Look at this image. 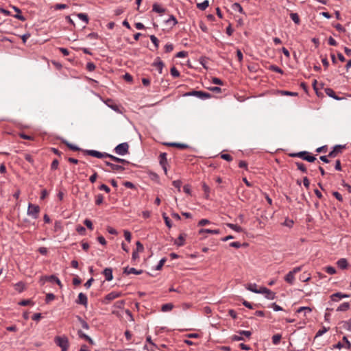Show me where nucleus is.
<instances>
[{
  "label": "nucleus",
  "mask_w": 351,
  "mask_h": 351,
  "mask_svg": "<svg viewBox=\"0 0 351 351\" xmlns=\"http://www.w3.org/2000/svg\"><path fill=\"white\" fill-rule=\"evenodd\" d=\"M122 295L121 292L112 291L105 296L104 302L109 303L110 301L121 297Z\"/></svg>",
  "instance_id": "obj_5"
},
{
  "label": "nucleus",
  "mask_w": 351,
  "mask_h": 351,
  "mask_svg": "<svg viewBox=\"0 0 351 351\" xmlns=\"http://www.w3.org/2000/svg\"><path fill=\"white\" fill-rule=\"evenodd\" d=\"M173 305L171 303L165 304L162 306L161 310L163 312H167L172 310Z\"/></svg>",
  "instance_id": "obj_40"
},
{
  "label": "nucleus",
  "mask_w": 351,
  "mask_h": 351,
  "mask_svg": "<svg viewBox=\"0 0 351 351\" xmlns=\"http://www.w3.org/2000/svg\"><path fill=\"white\" fill-rule=\"evenodd\" d=\"M265 297L269 300H274L276 298V293L269 289V292L267 293Z\"/></svg>",
  "instance_id": "obj_53"
},
{
  "label": "nucleus",
  "mask_w": 351,
  "mask_h": 351,
  "mask_svg": "<svg viewBox=\"0 0 351 351\" xmlns=\"http://www.w3.org/2000/svg\"><path fill=\"white\" fill-rule=\"evenodd\" d=\"M76 318L78 320V322L80 323V324L83 328H84L86 330L89 329L88 324L84 319H83L80 315H77Z\"/></svg>",
  "instance_id": "obj_23"
},
{
  "label": "nucleus",
  "mask_w": 351,
  "mask_h": 351,
  "mask_svg": "<svg viewBox=\"0 0 351 351\" xmlns=\"http://www.w3.org/2000/svg\"><path fill=\"white\" fill-rule=\"evenodd\" d=\"M290 17L291 19L293 20V21L297 24V25H299L300 23V17L298 16V14L297 13H291L290 14Z\"/></svg>",
  "instance_id": "obj_39"
},
{
  "label": "nucleus",
  "mask_w": 351,
  "mask_h": 351,
  "mask_svg": "<svg viewBox=\"0 0 351 351\" xmlns=\"http://www.w3.org/2000/svg\"><path fill=\"white\" fill-rule=\"evenodd\" d=\"M105 164L110 167L111 170L114 171H123L125 170V168L123 166L115 165L108 161H105Z\"/></svg>",
  "instance_id": "obj_9"
},
{
  "label": "nucleus",
  "mask_w": 351,
  "mask_h": 351,
  "mask_svg": "<svg viewBox=\"0 0 351 351\" xmlns=\"http://www.w3.org/2000/svg\"><path fill=\"white\" fill-rule=\"evenodd\" d=\"M45 278L47 280H49L51 282H56L59 286H62V283L60 282V280H59L58 278H57L56 276L54 275H51V276H46Z\"/></svg>",
  "instance_id": "obj_27"
},
{
  "label": "nucleus",
  "mask_w": 351,
  "mask_h": 351,
  "mask_svg": "<svg viewBox=\"0 0 351 351\" xmlns=\"http://www.w3.org/2000/svg\"><path fill=\"white\" fill-rule=\"evenodd\" d=\"M162 217H163V219H164L166 226H168L169 228H171V222L170 219L165 214H163Z\"/></svg>",
  "instance_id": "obj_58"
},
{
  "label": "nucleus",
  "mask_w": 351,
  "mask_h": 351,
  "mask_svg": "<svg viewBox=\"0 0 351 351\" xmlns=\"http://www.w3.org/2000/svg\"><path fill=\"white\" fill-rule=\"evenodd\" d=\"M221 158L225 160H227V161H232V157L231 156V155L228 154H221Z\"/></svg>",
  "instance_id": "obj_55"
},
{
  "label": "nucleus",
  "mask_w": 351,
  "mask_h": 351,
  "mask_svg": "<svg viewBox=\"0 0 351 351\" xmlns=\"http://www.w3.org/2000/svg\"><path fill=\"white\" fill-rule=\"evenodd\" d=\"M202 189L204 192V195L206 199L209 198L210 187L206 184H202Z\"/></svg>",
  "instance_id": "obj_38"
},
{
  "label": "nucleus",
  "mask_w": 351,
  "mask_h": 351,
  "mask_svg": "<svg viewBox=\"0 0 351 351\" xmlns=\"http://www.w3.org/2000/svg\"><path fill=\"white\" fill-rule=\"evenodd\" d=\"M186 234L184 233H181L178 238L175 240L174 241V244L178 245V246H182L184 245V241H185V237H186Z\"/></svg>",
  "instance_id": "obj_14"
},
{
  "label": "nucleus",
  "mask_w": 351,
  "mask_h": 351,
  "mask_svg": "<svg viewBox=\"0 0 351 351\" xmlns=\"http://www.w3.org/2000/svg\"><path fill=\"white\" fill-rule=\"evenodd\" d=\"M200 95H201V90H192L190 92H187L184 94V96L189 97V96H195L200 99Z\"/></svg>",
  "instance_id": "obj_26"
},
{
  "label": "nucleus",
  "mask_w": 351,
  "mask_h": 351,
  "mask_svg": "<svg viewBox=\"0 0 351 351\" xmlns=\"http://www.w3.org/2000/svg\"><path fill=\"white\" fill-rule=\"evenodd\" d=\"M281 338H282L281 335H280V334H276V335H274L272 337V343H273L274 345H278V344L280 343Z\"/></svg>",
  "instance_id": "obj_41"
},
{
  "label": "nucleus",
  "mask_w": 351,
  "mask_h": 351,
  "mask_svg": "<svg viewBox=\"0 0 351 351\" xmlns=\"http://www.w3.org/2000/svg\"><path fill=\"white\" fill-rule=\"evenodd\" d=\"M84 152L88 156H91L97 158H108V156H109V154L106 152L102 153L97 150H85Z\"/></svg>",
  "instance_id": "obj_4"
},
{
  "label": "nucleus",
  "mask_w": 351,
  "mask_h": 351,
  "mask_svg": "<svg viewBox=\"0 0 351 351\" xmlns=\"http://www.w3.org/2000/svg\"><path fill=\"white\" fill-rule=\"evenodd\" d=\"M350 308V304L348 302H343L337 308V311H346Z\"/></svg>",
  "instance_id": "obj_31"
},
{
  "label": "nucleus",
  "mask_w": 351,
  "mask_h": 351,
  "mask_svg": "<svg viewBox=\"0 0 351 351\" xmlns=\"http://www.w3.org/2000/svg\"><path fill=\"white\" fill-rule=\"evenodd\" d=\"M123 273L126 274L128 275V274H131L138 275V274H141L143 273V270H141H141H136L134 267H126L124 268Z\"/></svg>",
  "instance_id": "obj_11"
},
{
  "label": "nucleus",
  "mask_w": 351,
  "mask_h": 351,
  "mask_svg": "<svg viewBox=\"0 0 351 351\" xmlns=\"http://www.w3.org/2000/svg\"><path fill=\"white\" fill-rule=\"evenodd\" d=\"M103 200H104L103 195L101 194H99L96 196L95 204L97 205H100L101 204H102Z\"/></svg>",
  "instance_id": "obj_52"
},
{
  "label": "nucleus",
  "mask_w": 351,
  "mask_h": 351,
  "mask_svg": "<svg viewBox=\"0 0 351 351\" xmlns=\"http://www.w3.org/2000/svg\"><path fill=\"white\" fill-rule=\"evenodd\" d=\"M152 66L158 69L159 73H162V69L164 67V63L159 57L156 58L155 61L153 62Z\"/></svg>",
  "instance_id": "obj_8"
},
{
  "label": "nucleus",
  "mask_w": 351,
  "mask_h": 351,
  "mask_svg": "<svg viewBox=\"0 0 351 351\" xmlns=\"http://www.w3.org/2000/svg\"><path fill=\"white\" fill-rule=\"evenodd\" d=\"M325 271L330 275H333L337 272L336 269L332 266H328L325 267Z\"/></svg>",
  "instance_id": "obj_43"
},
{
  "label": "nucleus",
  "mask_w": 351,
  "mask_h": 351,
  "mask_svg": "<svg viewBox=\"0 0 351 351\" xmlns=\"http://www.w3.org/2000/svg\"><path fill=\"white\" fill-rule=\"evenodd\" d=\"M160 165H164L167 164V154L161 153L159 156Z\"/></svg>",
  "instance_id": "obj_32"
},
{
  "label": "nucleus",
  "mask_w": 351,
  "mask_h": 351,
  "mask_svg": "<svg viewBox=\"0 0 351 351\" xmlns=\"http://www.w3.org/2000/svg\"><path fill=\"white\" fill-rule=\"evenodd\" d=\"M76 231L80 234H84L86 232V228L82 226H78L76 228Z\"/></svg>",
  "instance_id": "obj_64"
},
{
  "label": "nucleus",
  "mask_w": 351,
  "mask_h": 351,
  "mask_svg": "<svg viewBox=\"0 0 351 351\" xmlns=\"http://www.w3.org/2000/svg\"><path fill=\"white\" fill-rule=\"evenodd\" d=\"M170 72H171V75L173 77H178L180 76V72L178 71V69L175 66H173L171 69Z\"/></svg>",
  "instance_id": "obj_45"
},
{
  "label": "nucleus",
  "mask_w": 351,
  "mask_h": 351,
  "mask_svg": "<svg viewBox=\"0 0 351 351\" xmlns=\"http://www.w3.org/2000/svg\"><path fill=\"white\" fill-rule=\"evenodd\" d=\"M210 97H211V95L210 93L201 90V95H200L201 99H209Z\"/></svg>",
  "instance_id": "obj_56"
},
{
  "label": "nucleus",
  "mask_w": 351,
  "mask_h": 351,
  "mask_svg": "<svg viewBox=\"0 0 351 351\" xmlns=\"http://www.w3.org/2000/svg\"><path fill=\"white\" fill-rule=\"evenodd\" d=\"M232 9L235 12H239L240 13L243 12V10L241 5L239 3H234L232 5Z\"/></svg>",
  "instance_id": "obj_37"
},
{
  "label": "nucleus",
  "mask_w": 351,
  "mask_h": 351,
  "mask_svg": "<svg viewBox=\"0 0 351 351\" xmlns=\"http://www.w3.org/2000/svg\"><path fill=\"white\" fill-rule=\"evenodd\" d=\"M173 49V45L171 43H169V44H167L165 46V53H169L171 51H172Z\"/></svg>",
  "instance_id": "obj_59"
},
{
  "label": "nucleus",
  "mask_w": 351,
  "mask_h": 351,
  "mask_svg": "<svg viewBox=\"0 0 351 351\" xmlns=\"http://www.w3.org/2000/svg\"><path fill=\"white\" fill-rule=\"evenodd\" d=\"M325 93H326V94L328 96H329L330 97H332V98H333V99H335L336 100H341V99H342V98L339 97L336 95L335 92L332 88H326L325 89Z\"/></svg>",
  "instance_id": "obj_15"
},
{
  "label": "nucleus",
  "mask_w": 351,
  "mask_h": 351,
  "mask_svg": "<svg viewBox=\"0 0 351 351\" xmlns=\"http://www.w3.org/2000/svg\"><path fill=\"white\" fill-rule=\"evenodd\" d=\"M172 184L173 185L174 187L178 189L179 192L180 191V188L182 186L181 180H174V181H173Z\"/></svg>",
  "instance_id": "obj_47"
},
{
  "label": "nucleus",
  "mask_w": 351,
  "mask_h": 351,
  "mask_svg": "<svg viewBox=\"0 0 351 351\" xmlns=\"http://www.w3.org/2000/svg\"><path fill=\"white\" fill-rule=\"evenodd\" d=\"M303 160H306L309 162H313L316 160V158L313 156H310L307 154L305 155L304 157H303Z\"/></svg>",
  "instance_id": "obj_48"
},
{
  "label": "nucleus",
  "mask_w": 351,
  "mask_h": 351,
  "mask_svg": "<svg viewBox=\"0 0 351 351\" xmlns=\"http://www.w3.org/2000/svg\"><path fill=\"white\" fill-rule=\"evenodd\" d=\"M340 324H342L344 329L351 332V319L348 321H342Z\"/></svg>",
  "instance_id": "obj_28"
},
{
  "label": "nucleus",
  "mask_w": 351,
  "mask_h": 351,
  "mask_svg": "<svg viewBox=\"0 0 351 351\" xmlns=\"http://www.w3.org/2000/svg\"><path fill=\"white\" fill-rule=\"evenodd\" d=\"M167 23H172V25L174 26L178 23V21L173 15H171L169 19L166 21Z\"/></svg>",
  "instance_id": "obj_46"
},
{
  "label": "nucleus",
  "mask_w": 351,
  "mask_h": 351,
  "mask_svg": "<svg viewBox=\"0 0 351 351\" xmlns=\"http://www.w3.org/2000/svg\"><path fill=\"white\" fill-rule=\"evenodd\" d=\"M108 158H110L112 161L116 162L122 163L123 165H128V164H130L129 161H128V160H126L125 159H122V158L116 157V156H112L111 154H109V156H108Z\"/></svg>",
  "instance_id": "obj_17"
},
{
  "label": "nucleus",
  "mask_w": 351,
  "mask_h": 351,
  "mask_svg": "<svg viewBox=\"0 0 351 351\" xmlns=\"http://www.w3.org/2000/svg\"><path fill=\"white\" fill-rule=\"evenodd\" d=\"M312 311V308L308 307V306H302V307H300L297 311H296V313H304V316L306 315V314L307 313H311Z\"/></svg>",
  "instance_id": "obj_30"
},
{
  "label": "nucleus",
  "mask_w": 351,
  "mask_h": 351,
  "mask_svg": "<svg viewBox=\"0 0 351 351\" xmlns=\"http://www.w3.org/2000/svg\"><path fill=\"white\" fill-rule=\"evenodd\" d=\"M165 145L169 146V147H176L182 149H186L189 147V145L184 143H165Z\"/></svg>",
  "instance_id": "obj_16"
},
{
  "label": "nucleus",
  "mask_w": 351,
  "mask_h": 351,
  "mask_svg": "<svg viewBox=\"0 0 351 351\" xmlns=\"http://www.w3.org/2000/svg\"><path fill=\"white\" fill-rule=\"evenodd\" d=\"M238 332L241 336L245 335L247 338L250 337V336L252 335V332L249 330H239Z\"/></svg>",
  "instance_id": "obj_62"
},
{
  "label": "nucleus",
  "mask_w": 351,
  "mask_h": 351,
  "mask_svg": "<svg viewBox=\"0 0 351 351\" xmlns=\"http://www.w3.org/2000/svg\"><path fill=\"white\" fill-rule=\"evenodd\" d=\"M309 153L306 151H302L298 153H291L289 154V156L292 158L298 157L303 159V157H304L305 155L308 154Z\"/></svg>",
  "instance_id": "obj_21"
},
{
  "label": "nucleus",
  "mask_w": 351,
  "mask_h": 351,
  "mask_svg": "<svg viewBox=\"0 0 351 351\" xmlns=\"http://www.w3.org/2000/svg\"><path fill=\"white\" fill-rule=\"evenodd\" d=\"M295 164L297 166L298 169L300 170L303 173H307V169L304 164L300 162H295Z\"/></svg>",
  "instance_id": "obj_34"
},
{
  "label": "nucleus",
  "mask_w": 351,
  "mask_h": 351,
  "mask_svg": "<svg viewBox=\"0 0 351 351\" xmlns=\"http://www.w3.org/2000/svg\"><path fill=\"white\" fill-rule=\"evenodd\" d=\"M95 64L92 62L86 64V69L89 71H93L95 69Z\"/></svg>",
  "instance_id": "obj_51"
},
{
  "label": "nucleus",
  "mask_w": 351,
  "mask_h": 351,
  "mask_svg": "<svg viewBox=\"0 0 351 351\" xmlns=\"http://www.w3.org/2000/svg\"><path fill=\"white\" fill-rule=\"evenodd\" d=\"M152 10L155 12L162 14L165 12V9L162 8L158 5L157 3H155L153 4V8Z\"/></svg>",
  "instance_id": "obj_22"
},
{
  "label": "nucleus",
  "mask_w": 351,
  "mask_h": 351,
  "mask_svg": "<svg viewBox=\"0 0 351 351\" xmlns=\"http://www.w3.org/2000/svg\"><path fill=\"white\" fill-rule=\"evenodd\" d=\"M167 259L165 258H162L158 263V264L157 265V266L156 267V269L157 270H160L162 267L164 265L165 263L166 262Z\"/></svg>",
  "instance_id": "obj_60"
},
{
  "label": "nucleus",
  "mask_w": 351,
  "mask_h": 351,
  "mask_svg": "<svg viewBox=\"0 0 351 351\" xmlns=\"http://www.w3.org/2000/svg\"><path fill=\"white\" fill-rule=\"evenodd\" d=\"M55 299V295L51 293H47L45 301L47 303Z\"/></svg>",
  "instance_id": "obj_50"
},
{
  "label": "nucleus",
  "mask_w": 351,
  "mask_h": 351,
  "mask_svg": "<svg viewBox=\"0 0 351 351\" xmlns=\"http://www.w3.org/2000/svg\"><path fill=\"white\" fill-rule=\"evenodd\" d=\"M136 250H135L136 252H142L144 250V247L140 241H137L136 243Z\"/></svg>",
  "instance_id": "obj_54"
},
{
  "label": "nucleus",
  "mask_w": 351,
  "mask_h": 351,
  "mask_svg": "<svg viewBox=\"0 0 351 351\" xmlns=\"http://www.w3.org/2000/svg\"><path fill=\"white\" fill-rule=\"evenodd\" d=\"M269 70L280 73V74H283V73H284L282 69H280L279 66H278L275 64L270 65L269 66Z\"/></svg>",
  "instance_id": "obj_35"
},
{
  "label": "nucleus",
  "mask_w": 351,
  "mask_h": 351,
  "mask_svg": "<svg viewBox=\"0 0 351 351\" xmlns=\"http://www.w3.org/2000/svg\"><path fill=\"white\" fill-rule=\"evenodd\" d=\"M124 237L127 241L130 242L132 239V235L130 232L128 230H124Z\"/></svg>",
  "instance_id": "obj_63"
},
{
  "label": "nucleus",
  "mask_w": 351,
  "mask_h": 351,
  "mask_svg": "<svg viewBox=\"0 0 351 351\" xmlns=\"http://www.w3.org/2000/svg\"><path fill=\"white\" fill-rule=\"evenodd\" d=\"M77 334L81 339H83L87 341L90 344H93V339L89 336H88L87 335L84 333L82 330H79L77 332Z\"/></svg>",
  "instance_id": "obj_19"
},
{
  "label": "nucleus",
  "mask_w": 351,
  "mask_h": 351,
  "mask_svg": "<svg viewBox=\"0 0 351 351\" xmlns=\"http://www.w3.org/2000/svg\"><path fill=\"white\" fill-rule=\"evenodd\" d=\"M209 5V1L208 0L204 1L202 3L197 4V8L200 10H205Z\"/></svg>",
  "instance_id": "obj_29"
},
{
  "label": "nucleus",
  "mask_w": 351,
  "mask_h": 351,
  "mask_svg": "<svg viewBox=\"0 0 351 351\" xmlns=\"http://www.w3.org/2000/svg\"><path fill=\"white\" fill-rule=\"evenodd\" d=\"M125 305V300H119L114 303V306L117 308H123Z\"/></svg>",
  "instance_id": "obj_49"
},
{
  "label": "nucleus",
  "mask_w": 351,
  "mask_h": 351,
  "mask_svg": "<svg viewBox=\"0 0 351 351\" xmlns=\"http://www.w3.org/2000/svg\"><path fill=\"white\" fill-rule=\"evenodd\" d=\"M58 165H59V162L57 159H54L53 161H52V163L51 165V169L52 170H56L58 169Z\"/></svg>",
  "instance_id": "obj_61"
},
{
  "label": "nucleus",
  "mask_w": 351,
  "mask_h": 351,
  "mask_svg": "<svg viewBox=\"0 0 351 351\" xmlns=\"http://www.w3.org/2000/svg\"><path fill=\"white\" fill-rule=\"evenodd\" d=\"M40 207L38 205L29 204L27 209V214L32 216L34 219L38 217Z\"/></svg>",
  "instance_id": "obj_3"
},
{
  "label": "nucleus",
  "mask_w": 351,
  "mask_h": 351,
  "mask_svg": "<svg viewBox=\"0 0 351 351\" xmlns=\"http://www.w3.org/2000/svg\"><path fill=\"white\" fill-rule=\"evenodd\" d=\"M114 152L116 154L124 156L129 152V145L128 143H122L119 144L114 148Z\"/></svg>",
  "instance_id": "obj_2"
},
{
  "label": "nucleus",
  "mask_w": 351,
  "mask_h": 351,
  "mask_svg": "<svg viewBox=\"0 0 351 351\" xmlns=\"http://www.w3.org/2000/svg\"><path fill=\"white\" fill-rule=\"evenodd\" d=\"M249 291L256 293L267 294V293L269 292V289H267L266 287H261L259 289H252L251 288H249Z\"/></svg>",
  "instance_id": "obj_25"
},
{
  "label": "nucleus",
  "mask_w": 351,
  "mask_h": 351,
  "mask_svg": "<svg viewBox=\"0 0 351 351\" xmlns=\"http://www.w3.org/2000/svg\"><path fill=\"white\" fill-rule=\"evenodd\" d=\"M76 303L86 306L88 304L87 296L83 293H80Z\"/></svg>",
  "instance_id": "obj_7"
},
{
  "label": "nucleus",
  "mask_w": 351,
  "mask_h": 351,
  "mask_svg": "<svg viewBox=\"0 0 351 351\" xmlns=\"http://www.w3.org/2000/svg\"><path fill=\"white\" fill-rule=\"evenodd\" d=\"M285 280L290 284L293 285L295 280L294 274L290 271L285 277Z\"/></svg>",
  "instance_id": "obj_20"
},
{
  "label": "nucleus",
  "mask_w": 351,
  "mask_h": 351,
  "mask_svg": "<svg viewBox=\"0 0 351 351\" xmlns=\"http://www.w3.org/2000/svg\"><path fill=\"white\" fill-rule=\"evenodd\" d=\"M150 40L152 42V43L154 45L156 49H158V46H159L158 45H159L158 39L154 35H151Z\"/></svg>",
  "instance_id": "obj_44"
},
{
  "label": "nucleus",
  "mask_w": 351,
  "mask_h": 351,
  "mask_svg": "<svg viewBox=\"0 0 351 351\" xmlns=\"http://www.w3.org/2000/svg\"><path fill=\"white\" fill-rule=\"evenodd\" d=\"M84 225L90 230H93V223L92 221L90 220V219H86L84 221Z\"/></svg>",
  "instance_id": "obj_57"
},
{
  "label": "nucleus",
  "mask_w": 351,
  "mask_h": 351,
  "mask_svg": "<svg viewBox=\"0 0 351 351\" xmlns=\"http://www.w3.org/2000/svg\"><path fill=\"white\" fill-rule=\"evenodd\" d=\"M348 297H350L349 295L344 294L341 292H337L330 295L331 300L334 302H337L342 298H346Z\"/></svg>",
  "instance_id": "obj_10"
},
{
  "label": "nucleus",
  "mask_w": 351,
  "mask_h": 351,
  "mask_svg": "<svg viewBox=\"0 0 351 351\" xmlns=\"http://www.w3.org/2000/svg\"><path fill=\"white\" fill-rule=\"evenodd\" d=\"M77 16L82 21H83L86 24L88 23V16L85 13H78L77 14Z\"/></svg>",
  "instance_id": "obj_36"
},
{
  "label": "nucleus",
  "mask_w": 351,
  "mask_h": 351,
  "mask_svg": "<svg viewBox=\"0 0 351 351\" xmlns=\"http://www.w3.org/2000/svg\"><path fill=\"white\" fill-rule=\"evenodd\" d=\"M103 274L105 276L106 280L110 281L113 278L112 269L110 267L104 269Z\"/></svg>",
  "instance_id": "obj_12"
},
{
  "label": "nucleus",
  "mask_w": 351,
  "mask_h": 351,
  "mask_svg": "<svg viewBox=\"0 0 351 351\" xmlns=\"http://www.w3.org/2000/svg\"><path fill=\"white\" fill-rule=\"evenodd\" d=\"M345 148V145H335L333 149L329 152L328 156L330 158H335L338 154L341 153L342 149Z\"/></svg>",
  "instance_id": "obj_6"
},
{
  "label": "nucleus",
  "mask_w": 351,
  "mask_h": 351,
  "mask_svg": "<svg viewBox=\"0 0 351 351\" xmlns=\"http://www.w3.org/2000/svg\"><path fill=\"white\" fill-rule=\"evenodd\" d=\"M227 226H228L229 228H230L231 229L234 230L237 232H243V228L237 224L227 223Z\"/></svg>",
  "instance_id": "obj_33"
},
{
  "label": "nucleus",
  "mask_w": 351,
  "mask_h": 351,
  "mask_svg": "<svg viewBox=\"0 0 351 351\" xmlns=\"http://www.w3.org/2000/svg\"><path fill=\"white\" fill-rule=\"evenodd\" d=\"M220 232H221V231L219 229H216V230L200 229L199 230V234H204V233H210V234H220Z\"/></svg>",
  "instance_id": "obj_18"
},
{
  "label": "nucleus",
  "mask_w": 351,
  "mask_h": 351,
  "mask_svg": "<svg viewBox=\"0 0 351 351\" xmlns=\"http://www.w3.org/2000/svg\"><path fill=\"white\" fill-rule=\"evenodd\" d=\"M62 143L64 144H65L70 149H71L73 151H80V150H81V149L80 147H78L77 146H76L75 145H73V144L70 143L69 142H68L66 140H63Z\"/></svg>",
  "instance_id": "obj_24"
},
{
  "label": "nucleus",
  "mask_w": 351,
  "mask_h": 351,
  "mask_svg": "<svg viewBox=\"0 0 351 351\" xmlns=\"http://www.w3.org/2000/svg\"><path fill=\"white\" fill-rule=\"evenodd\" d=\"M55 343L59 346L62 351H67L69 347V339L66 336H56L54 338Z\"/></svg>",
  "instance_id": "obj_1"
},
{
  "label": "nucleus",
  "mask_w": 351,
  "mask_h": 351,
  "mask_svg": "<svg viewBox=\"0 0 351 351\" xmlns=\"http://www.w3.org/2000/svg\"><path fill=\"white\" fill-rule=\"evenodd\" d=\"M15 289L19 292H22L25 289V285L22 282H17L15 285Z\"/></svg>",
  "instance_id": "obj_42"
},
{
  "label": "nucleus",
  "mask_w": 351,
  "mask_h": 351,
  "mask_svg": "<svg viewBox=\"0 0 351 351\" xmlns=\"http://www.w3.org/2000/svg\"><path fill=\"white\" fill-rule=\"evenodd\" d=\"M337 266L341 269H346L348 267V263L346 258H341L337 262Z\"/></svg>",
  "instance_id": "obj_13"
}]
</instances>
